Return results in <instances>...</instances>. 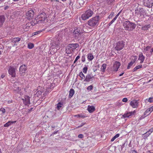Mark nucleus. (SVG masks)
Masks as SVG:
<instances>
[{
    "instance_id": "680f3d73",
    "label": "nucleus",
    "mask_w": 153,
    "mask_h": 153,
    "mask_svg": "<svg viewBox=\"0 0 153 153\" xmlns=\"http://www.w3.org/2000/svg\"><path fill=\"white\" fill-rule=\"evenodd\" d=\"M120 136V134H117L115 136V137L116 138H117L119 137Z\"/></svg>"
},
{
    "instance_id": "de8ad7c7",
    "label": "nucleus",
    "mask_w": 153,
    "mask_h": 153,
    "mask_svg": "<svg viewBox=\"0 0 153 153\" xmlns=\"http://www.w3.org/2000/svg\"><path fill=\"white\" fill-rule=\"evenodd\" d=\"M20 76H24L25 75V71H19Z\"/></svg>"
},
{
    "instance_id": "58836bf2",
    "label": "nucleus",
    "mask_w": 153,
    "mask_h": 153,
    "mask_svg": "<svg viewBox=\"0 0 153 153\" xmlns=\"http://www.w3.org/2000/svg\"><path fill=\"white\" fill-rule=\"evenodd\" d=\"M88 69V68L87 67H84L82 69V72L85 74H86Z\"/></svg>"
},
{
    "instance_id": "4be33fe9",
    "label": "nucleus",
    "mask_w": 153,
    "mask_h": 153,
    "mask_svg": "<svg viewBox=\"0 0 153 153\" xmlns=\"http://www.w3.org/2000/svg\"><path fill=\"white\" fill-rule=\"evenodd\" d=\"M16 122V121H8L7 123L4 124V127H8L10 126L13 123H15Z\"/></svg>"
},
{
    "instance_id": "4468645a",
    "label": "nucleus",
    "mask_w": 153,
    "mask_h": 153,
    "mask_svg": "<svg viewBox=\"0 0 153 153\" xmlns=\"http://www.w3.org/2000/svg\"><path fill=\"white\" fill-rule=\"evenodd\" d=\"M94 76L91 74H88L85 76L84 81L88 82L93 80Z\"/></svg>"
},
{
    "instance_id": "c85d7f7f",
    "label": "nucleus",
    "mask_w": 153,
    "mask_h": 153,
    "mask_svg": "<svg viewBox=\"0 0 153 153\" xmlns=\"http://www.w3.org/2000/svg\"><path fill=\"white\" fill-rule=\"evenodd\" d=\"M74 90L73 89H71L70 91L69 97L71 98L74 95Z\"/></svg>"
},
{
    "instance_id": "393cba45",
    "label": "nucleus",
    "mask_w": 153,
    "mask_h": 153,
    "mask_svg": "<svg viewBox=\"0 0 153 153\" xmlns=\"http://www.w3.org/2000/svg\"><path fill=\"white\" fill-rule=\"evenodd\" d=\"M150 135V133L148 131H147L146 133L143 134V139H147V137Z\"/></svg>"
},
{
    "instance_id": "2eb2a0df",
    "label": "nucleus",
    "mask_w": 153,
    "mask_h": 153,
    "mask_svg": "<svg viewBox=\"0 0 153 153\" xmlns=\"http://www.w3.org/2000/svg\"><path fill=\"white\" fill-rule=\"evenodd\" d=\"M69 47L70 48L71 51H73L78 47L79 45L77 43L71 44L68 45Z\"/></svg>"
},
{
    "instance_id": "3c124183",
    "label": "nucleus",
    "mask_w": 153,
    "mask_h": 153,
    "mask_svg": "<svg viewBox=\"0 0 153 153\" xmlns=\"http://www.w3.org/2000/svg\"><path fill=\"white\" fill-rule=\"evenodd\" d=\"M93 88V86L92 85L88 86L87 88V89L88 90H91Z\"/></svg>"
},
{
    "instance_id": "4c0bfd02",
    "label": "nucleus",
    "mask_w": 153,
    "mask_h": 153,
    "mask_svg": "<svg viewBox=\"0 0 153 153\" xmlns=\"http://www.w3.org/2000/svg\"><path fill=\"white\" fill-rule=\"evenodd\" d=\"M31 25V23H27L25 25L23 26V28H24V29L25 30V28H27V27L29 28L30 27Z\"/></svg>"
},
{
    "instance_id": "f704fd0d",
    "label": "nucleus",
    "mask_w": 153,
    "mask_h": 153,
    "mask_svg": "<svg viewBox=\"0 0 153 153\" xmlns=\"http://www.w3.org/2000/svg\"><path fill=\"white\" fill-rule=\"evenodd\" d=\"M118 16L116 15L113 19L109 23L108 25L109 26H110L117 19Z\"/></svg>"
},
{
    "instance_id": "9b49d317",
    "label": "nucleus",
    "mask_w": 153,
    "mask_h": 153,
    "mask_svg": "<svg viewBox=\"0 0 153 153\" xmlns=\"http://www.w3.org/2000/svg\"><path fill=\"white\" fill-rule=\"evenodd\" d=\"M136 113L135 110L129 112H127L126 113H125L123 116L124 118H131L132 116L134 115Z\"/></svg>"
},
{
    "instance_id": "f03ea898",
    "label": "nucleus",
    "mask_w": 153,
    "mask_h": 153,
    "mask_svg": "<svg viewBox=\"0 0 153 153\" xmlns=\"http://www.w3.org/2000/svg\"><path fill=\"white\" fill-rule=\"evenodd\" d=\"M123 26L126 30H132L136 27L135 24L129 21H126L124 22Z\"/></svg>"
},
{
    "instance_id": "bb28decb",
    "label": "nucleus",
    "mask_w": 153,
    "mask_h": 153,
    "mask_svg": "<svg viewBox=\"0 0 153 153\" xmlns=\"http://www.w3.org/2000/svg\"><path fill=\"white\" fill-rule=\"evenodd\" d=\"M88 58L90 61H91L94 58V57L91 53L88 54Z\"/></svg>"
},
{
    "instance_id": "cd10ccee",
    "label": "nucleus",
    "mask_w": 153,
    "mask_h": 153,
    "mask_svg": "<svg viewBox=\"0 0 153 153\" xmlns=\"http://www.w3.org/2000/svg\"><path fill=\"white\" fill-rule=\"evenodd\" d=\"M66 53L67 54H68L71 53L73 51H71V49L69 47V45L68 46V47L66 48Z\"/></svg>"
},
{
    "instance_id": "f3484780",
    "label": "nucleus",
    "mask_w": 153,
    "mask_h": 153,
    "mask_svg": "<svg viewBox=\"0 0 153 153\" xmlns=\"http://www.w3.org/2000/svg\"><path fill=\"white\" fill-rule=\"evenodd\" d=\"M145 56L143 55V53H141L139 55L138 60L140 61V63H142L145 59Z\"/></svg>"
},
{
    "instance_id": "774afa93",
    "label": "nucleus",
    "mask_w": 153,
    "mask_h": 153,
    "mask_svg": "<svg viewBox=\"0 0 153 153\" xmlns=\"http://www.w3.org/2000/svg\"><path fill=\"white\" fill-rule=\"evenodd\" d=\"M148 153H153V152H151L150 151H149L148 152Z\"/></svg>"
},
{
    "instance_id": "f257e3e1",
    "label": "nucleus",
    "mask_w": 153,
    "mask_h": 153,
    "mask_svg": "<svg viewBox=\"0 0 153 153\" xmlns=\"http://www.w3.org/2000/svg\"><path fill=\"white\" fill-rule=\"evenodd\" d=\"M100 18L99 16L92 17L88 21V25L92 28L97 27L99 23Z\"/></svg>"
},
{
    "instance_id": "a19ab883",
    "label": "nucleus",
    "mask_w": 153,
    "mask_h": 153,
    "mask_svg": "<svg viewBox=\"0 0 153 153\" xmlns=\"http://www.w3.org/2000/svg\"><path fill=\"white\" fill-rule=\"evenodd\" d=\"M149 112H150L149 111L148 108L144 113V114L146 116H147L150 114Z\"/></svg>"
},
{
    "instance_id": "c03bdc74",
    "label": "nucleus",
    "mask_w": 153,
    "mask_h": 153,
    "mask_svg": "<svg viewBox=\"0 0 153 153\" xmlns=\"http://www.w3.org/2000/svg\"><path fill=\"white\" fill-rule=\"evenodd\" d=\"M41 32V31H38L34 32L32 33V36H33L37 35V34L40 33Z\"/></svg>"
},
{
    "instance_id": "e433bc0d",
    "label": "nucleus",
    "mask_w": 153,
    "mask_h": 153,
    "mask_svg": "<svg viewBox=\"0 0 153 153\" xmlns=\"http://www.w3.org/2000/svg\"><path fill=\"white\" fill-rule=\"evenodd\" d=\"M142 67V65L137 66L134 68L133 71H136L137 69L141 68Z\"/></svg>"
},
{
    "instance_id": "412c9836",
    "label": "nucleus",
    "mask_w": 153,
    "mask_h": 153,
    "mask_svg": "<svg viewBox=\"0 0 153 153\" xmlns=\"http://www.w3.org/2000/svg\"><path fill=\"white\" fill-rule=\"evenodd\" d=\"M74 116L75 117H76L77 118H84L87 117V116H86L85 115V114H78L74 115Z\"/></svg>"
},
{
    "instance_id": "79ce46f5",
    "label": "nucleus",
    "mask_w": 153,
    "mask_h": 153,
    "mask_svg": "<svg viewBox=\"0 0 153 153\" xmlns=\"http://www.w3.org/2000/svg\"><path fill=\"white\" fill-rule=\"evenodd\" d=\"M114 15V13L113 12H112L111 14L108 16V18L109 19H111L112 17Z\"/></svg>"
},
{
    "instance_id": "bf43d9fd",
    "label": "nucleus",
    "mask_w": 153,
    "mask_h": 153,
    "mask_svg": "<svg viewBox=\"0 0 153 153\" xmlns=\"http://www.w3.org/2000/svg\"><path fill=\"white\" fill-rule=\"evenodd\" d=\"M21 88L19 87H18L15 90L16 91H17L18 93H20L19 91L21 90Z\"/></svg>"
},
{
    "instance_id": "9d476101",
    "label": "nucleus",
    "mask_w": 153,
    "mask_h": 153,
    "mask_svg": "<svg viewBox=\"0 0 153 153\" xmlns=\"http://www.w3.org/2000/svg\"><path fill=\"white\" fill-rule=\"evenodd\" d=\"M120 65L121 64L120 62L117 61H115L113 65V70L115 71H117Z\"/></svg>"
},
{
    "instance_id": "c756f323",
    "label": "nucleus",
    "mask_w": 153,
    "mask_h": 153,
    "mask_svg": "<svg viewBox=\"0 0 153 153\" xmlns=\"http://www.w3.org/2000/svg\"><path fill=\"white\" fill-rule=\"evenodd\" d=\"M21 40V38L19 37L14 38L12 40V42H16L19 41Z\"/></svg>"
},
{
    "instance_id": "37998d69",
    "label": "nucleus",
    "mask_w": 153,
    "mask_h": 153,
    "mask_svg": "<svg viewBox=\"0 0 153 153\" xmlns=\"http://www.w3.org/2000/svg\"><path fill=\"white\" fill-rule=\"evenodd\" d=\"M0 111L2 112V113L3 114H4L6 111L5 109L3 108H1L0 109Z\"/></svg>"
},
{
    "instance_id": "69168bd1",
    "label": "nucleus",
    "mask_w": 153,
    "mask_h": 153,
    "mask_svg": "<svg viewBox=\"0 0 153 153\" xmlns=\"http://www.w3.org/2000/svg\"><path fill=\"white\" fill-rule=\"evenodd\" d=\"M5 76L4 75H2L1 76V77L2 78H3Z\"/></svg>"
},
{
    "instance_id": "49530a36",
    "label": "nucleus",
    "mask_w": 153,
    "mask_h": 153,
    "mask_svg": "<svg viewBox=\"0 0 153 153\" xmlns=\"http://www.w3.org/2000/svg\"><path fill=\"white\" fill-rule=\"evenodd\" d=\"M81 61L83 62H84L85 61V55H83L82 56Z\"/></svg>"
},
{
    "instance_id": "0e129e2a",
    "label": "nucleus",
    "mask_w": 153,
    "mask_h": 153,
    "mask_svg": "<svg viewBox=\"0 0 153 153\" xmlns=\"http://www.w3.org/2000/svg\"><path fill=\"white\" fill-rule=\"evenodd\" d=\"M150 52L151 54L153 52V48L151 49Z\"/></svg>"
},
{
    "instance_id": "a18cd8bd",
    "label": "nucleus",
    "mask_w": 153,
    "mask_h": 153,
    "mask_svg": "<svg viewBox=\"0 0 153 153\" xmlns=\"http://www.w3.org/2000/svg\"><path fill=\"white\" fill-rule=\"evenodd\" d=\"M34 107L33 106V107L31 108L30 109H28L27 110V112L28 113H30L32 111H33L34 109Z\"/></svg>"
},
{
    "instance_id": "dca6fc26",
    "label": "nucleus",
    "mask_w": 153,
    "mask_h": 153,
    "mask_svg": "<svg viewBox=\"0 0 153 153\" xmlns=\"http://www.w3.org/2000/svg\"><path fill=\"white\" fill-rule=\"evenodd\" d=\"M5 20V16L4 15H0V27L3 25Z\"/></svg>"
},
{
    "instance_id": "6ab92c4d",
    "label": "nucleus",
    "mask_w": 153,
    "mask_h": 153,
    "mask_svg": "<svg viewBox=\"0 0 153 153\" xmlns=\"http://www.w3.org/2000/svg\"><path fill=\"white\" fill-rule=\"evenodd\" d=\"M87 110L90 113H92L95 110V108L93 106L89 105L88 106Z\"/></svg>"
},
{
    "instance_id": "052dcab7",
    "label": "nucleus",
    "mask_w": 153,
    "mask_h": 153,
    "mask_svg": "<svg viewBox=\"0 0 153 153\" xmlns=\"http://www.w3.org/2000/svg\"><path fill=\"white\" fill-rule=\"evenodd\" d=\"M116 138L114 136L111 140V141L113 142V141Z\"/></svg>"
},
{
    "instance_id": "5fc2aeb1",
    "label": "nucleus",
    "mask_w": 153,
    "mask_h": 153,
    "mask_svg": "<svg viewBox=\"0 0 153 153\" xmlns=\"http://www.w3.org/2000/svg\"><path fill=\"white\" fill-rule=\"evenodd\" d=\"M148 109H149L150 112H152L153 111V106L149 108Z\"/></svg>"
},
{
    "instance_id": "423d86ee",
    "label": "nucleus",
    "mask_w": 153,
    "mask_h": 153,
    "mask_svg": "<svg viewBox=\"0 0 153 153\" xmlns=\"http://www.w3.org/2000/svg\"><path fill=\"white\" fill-rule=\"evenodd\" d=\"M16 69L12 66H10L8 70L9 74L12 77L14 78L16 76Z\"/></svg>"
},
{
    "instance_id": "ea45409f",
    "label": "nucleus",
    "mask_w": 153,
    "mask_h": 153,
    "mask_svg": "<svg viewBox=\"0 0 153 153\" xmlns=\"http://www.w3.org/2000/svg\"><path fill=\"white\" fill-rule=\"evenodd\" d=\"M151 47L149 46H147L144 49V51L145 52H146L148 51L151 48Z\"/></svg>"
},
{
    "instance_id": "603ef678",
    "label": "nucleus",
    "mask_w": 153,
    "mask_h": 153,
    "mask_svg": "<svg viewBox=\"0 0 153 153\" xmlns=\"http://www.w3.org/2000/svg\"><path fill=\"white\" fill-rule=\"evenodd\" d=\"M85 124V123H82L78 127H76V128H78L82 127Z\"/></svg>"
},
{
    "instance_id": "7ed1b4c3",
    "label": "nucleus",
    "mask_w": 153,
    "mask_h": 153,
    "mask_svg": "<svg viewBox=\"0 0 153 153\" xmlns=\"http://www.w3.org/2000/svg\"><path fill=\"white\" fill-rule=\"evenodd\" d=\"M93 12L91 10H88L82 14L81 18L83 20H85L88 19L93 15Z\"/></svg>"
},
{
    "instance_id": "39448f33",
    "label": "nucleus",
    "mask_w": 153,
    "mask_h": 153,
    "mask_svg": "<svg viewBox=\"0 0 153 153\" xmlns=\"http://www.w3.org/2000/svg\"><path fill=\"white\" fill-rule=\"evenodd\" d=\"M125 43L122 41H120L117 42L115 49L117 51L121 50L124 47Z\"/></svg>"
},
{
    "instance_id": "0eeeda50",
    "label": "nucleus",
    "mask_w": 153,
    "mask_h": 153,
    "mask_svg": "<svg viewBox=\"0 0 153 153\" xmlns=\"http://www.w3.org/2000/svg\"><path fill=\"white\" fill-rule=\"evenodd\" d=\"M34 12L33 10H30L28 11L26 13V17L28 20L32 19L33 17Z\"/></svg>"
},
{
    "instance_id": "13d9d810",
    "label": "nucleus",
    "mask_w": 153,
    "mask_h": 153,
    "mask_svg": "<svg viewBox=\"0 0 153 153\" xmlns=\"http://www.w3.org/2000/svg\"><path fill=\"white\" fill-rule=\"evenodd\" d=\"M150 133V134L153 132V127L152 128L148 131Z\"/></svg>"
},
{
    "instance_id": "4d7b16f0",
    "label": "nucleus",
    "mask_w": 153,
    "mask_h": 153,
    "mask_svg": "<svg viewBox=\"0 0 153 153\" xmlns=\"http://www.w3.org/2000/svg\"><path fill=\"white\" fill-rule=\"evenodd\" d=\"M78 137L79 138H82L84 137V135L82 134H79L78 135Z\"/></svg>"
},
{
    "instance_id": "72a5a7b5",
    "label": "nucleus",
    "mask_w": 153,
    "mask_h": 153,
    "mask_svg": "<svg viewBox=\"0 0 153 153\" xmlns=\"http://www.w3.org/2000/svg\"><path fill=\"white\" fill-rule=\"evenodd\" d=\"M63 105V104L62 103H61L60 102H59L57 105V108L58 110H59L62 107Z\"/></svg>"
},
{
    "instance_id": "5701e85b",
    "label": "nucleus",
    "mask_w": 153,
    "mask_h": 153,
    "mask_svg": "<svg viewBox=\"0 0 153 153\" xmlns=\"http://www.w3.org/2000/svg\"><path fill=\"white\" fill-rule=\"evenodd\" d=\"M27 70V67L25 65H22L19 68V71H25Z\"/></svg>"
},
{
    "instance_id": "6e6d98bb",
    "label": "nucleus",
    "mask_w": 153,
    "mask_h": 153,
    "mask_svg": "<svg viewBox=\"0 0 153 153\" xmlns=\"http://www.w3.org/2000/svg\"><path fill=\"white\" fill-rule=\"evenodd\" d=\"M146 117V116L144 114L143 115L140 116V117L139 119L140 120H142L143 119H144L145 117Z\"/></svg>"
},
{
    "instance_id": "6e6552de",
    "label": "nucleus",
    "mask_w": 153,
    "mask_h": 153,
    "mask_svg": "<svg viewBox=\"0 0 153 153\" xmlns=\"http://www.w3.org/2000/svg\"><path fill=\"white\" fill-rule=\"evenodd\" d=\"M132 61L128 63L127 66V68L129 69L131 67L137 59V56H131Z\"/></svg>"
},
{
    "instance_id": "1a4fd4ad",
    "label": "nucleus",
    "mask_w": 153,
    "mask_h": 153,
    "mask_svg": "<svg viewBox=\"0 0 153 153\" xmlns=\"http://www.w3.org/2000/svg\"><path fill=\"white\" fill-rule=\"evenodd\" d=\"M135 13L137 16H144V10L142 8L139 9L137 8L135 10Z\"/></svg>"
},
{
    "instance_id": "aec40b11",
    "label": "nucleus",
    "mask_w": 153,
    "mask_h": 153,
    "mask_svg": "<svg viewBox=\"0 0 153 153\" xmlns=\"http://www.w3.org/2000/svg\"><path fill=\"white\" fill-rule=\"evenodd\" d=\"M151 26L150 24L143 25L141 29L144 31H146L149 30L151 27Z\"/></svg>"
},
{
    "instance_id": "8fccbe9b",
    "label": "nucleus",
    "mask_w": 153,
    "mask_h": 153,
    "mask_svg": "<svg viewBox=\"0 0 153 153\" xmlns=\"http://www.w3.org/2000/svg\"><path fill=\"white\" fill-rule=\"evenodd\" d=\"M80 58V56H77L74 61V63H75Z\"/></svg>"
},
{
    "instance_id": "2f4dec72",
    "label": "nucleus",
    "mask_w": 153,
    "mask_h": 153,
    "mask_svg": "<svg viewBox=\"0 0 153 153\" xmlns=\"http://www.w3.org/2000/svg\"><path fill=\"white\" fill-rule=\"evenodd\" d=\"M152 0H147V6L148 7L152 6Z\"/></svg>"
},
{
    "instance_id": "e2e57ef3",
    "label": "nucleus",
    "mask_w": 153,
    "mask_h": 153,
    "mask_svg": "<svg viewBox=\"0 0 153 153\" xmlns=\"http://www.w3.org/2000/svg\"><path fill=\"white\" fill-rule=\"evenodd\" d=\"M131 153H137V152L136 151L134 150H132L131 151Z\"/></svg>"
},
{
    "instance_id": "b1692460",
    "label": "nucleus",
    "mask_w": 153,
    "mask_h": 153,
    "mask_svg": "<svg viewBox=\"0 0 153 153\" xmlns=\"http://www.w3.org/2000/svg\"><path fill=\"white\" fill-rule=\"evenodd\" d=\"M78 75L80 77V80L81 81L83 80L84 81V79H85V76L82 71L80 72L79 73Z\"/></svg>"
},
{
    "instance_id": "473e14b6",
    "label": "nucleus",
    "mask_w": 153,
    "mask_h": 153,
    "mask_svg": "<svg viewBox=\"0 0 153 153\" xmlns=\"http://www.w3.org/2000/svg\"><path fill=\"white\" fill-rule=\"evenodd\" d=\"M34 47V44L31 43H29L27 45V48L29 49H32Z\"/></svg>"
},
{
    "instance_id": "a211bd4d",
    "label": "nucleus",
    "mask_w": 153,
    "mask_h": 153,
    "mask_svg": "<svg viewBox=\"0 0 153 153\" xmlns=\"http://www.w3.org/2000/svg\"><path fill=\"white\" fill-rule=\"evenodd\" d=\"M59 40L57 42L54 43L52 45V47L53 48H56V49H58L59 48Z\"/></svg>"
},
{
    "instance_id": "f8f14e48",
    "label": "nucleus",
    "mask_w": 153,
    "mask_h": 153,
    "mask_svg": "<svg viewBox=\"0 0 153 153\" xmlns=\"http://www.w3.org/2000/svg\"><path fill=\"white\" fill-rule=\"evenodd\" d=\"M22 100L25 105L29 106L30 104V97L28 96H25L24 98Z\"/></svg>"
},
{
    "instance_id": "a878e982",
    "label": "nucleus",
    "mask_w": 153,
    "mask_h": 153,
    "mask_svg": "<svg viewBox=\"0 0 153 153\" xmlns=\"http://www.w3.org/2000/svg\"><path fill=\"white\" fill-rule=\"evenodd\" d=\"M81 32L79 29L77 28L74 31V33L76 35V36H78L79 35H80Z\"/></svg>"
},
{
    "instance_id": "20e7f679",
    "label": "nucleus",
    "mask_w": 153,
    "mask_h": 153,
    "mask_svg": "<svg viewBox=\"0 0 153 153\" xmlns=\"http://www.w3.org/2000/svg\"><path fill=\"white\" fill-rule=\"evenodd\" d=\"M47 18V16L45 13L40 14L36 18V22L38 23L42 22L44 21Z\"/></svg>"
},
{
    "instance_id": "09e8293b",
    "label": "nucleus",
    "mask_w": 153,
    "mask_h": 153,
    "mask_svg": "<svg viewBox=\"0 0 153 153\" xmlns=\"http://www.w3.org/2000/svg\"><path fill=\"white\" fill-rule=\"evenodd\" d=\"M148 101L150 103L153 102V97H150L148 100Z\"/></svg>"
},
{
    "instance_id": "c9c22d12",
    "label": "nucleus",
    "mask_w": 153,
    "mask_h": 153,
    "mask_svg": "<svg viewBox=\"0 0 153 153\" xmlns=\"http://www.w3.org/2000/svg\"><path fill=\"white\" fill-rule=\"evenodd\" d=\"M42 92L40 91H37L35 94V96L36 97H39L41 96Z\"/></svg>"
},
{
    "instance_id": "338daca9",
    "label": "nucleus",
    "mask_w": 153,
    "mask_h": 153,
    "mask_svg": "<svg viewBox=\"0 0 153 153\" xmlns=\"http://www.w3.org/2000/svg\"><path fill=\"white\" fill-rule=\"evenodd\" d=\"M124 74V73H122V74H120L119 75V76H122L123 74Z\"/></svg>"
},
{
    "instance_id": "ddd939ff",
    "label": "nucleus",
    "mask_w": 153,
    "mask_h": 153,
    "mask_svg": "<svg viewBox=\"0 0 153 153\" xmlns=\"http://www.w3.org/2000/svg\"><path fill=\"white\" fill-rule=\"evenodd\" d=\"M130 105L133 108H137L138 106V102L135 100H133L130 102Z\"/></svg>"
},
{
    "instance_id": "7c9ffc66",
    "label": "nucleus",
    "mask_w": 153,
    "mask_h": 153,
    "mask_svg": "<svg viewBox=\"0 0 153 153\" xmlns=\"http://www.w3.org/2000/svg\"><path fill=\"white\" fill-rule=\"evenodd\" d=\"M106 67V65L105 64H103L101 68V71L102 72H104Z\"/></svg>"
},
{
    "instance_id": "864d4df0",
    "label": "nucleus",
    "mask_w": 153,
    "mask_h": 153,
    "mask_svg": "<svg viewBox=\"0 0 153 153\" xmlns=\"http://www.w3.org/2000/svg\"><path fill=\"white\" fill-rule=\"evenodd\" d=\"M128 101V99L126 98H124L122 100V101L123 102H126Z\"/></svg>"
}]
</instances>
